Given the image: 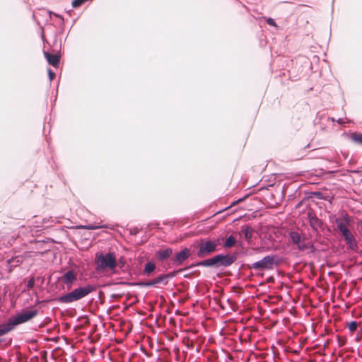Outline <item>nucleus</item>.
Returning <instances> with one entry per match:
<instances>
[{
  "label": "nucleus",
  "instance_id": "obj_1",
  "mask_svg": "<svg viewBox=\"0 0 362 362\" xmlns=\"http://www.w3.org/2000/svg\"><path fill=\"white\" fill-rule=\"evenodd\" d=\"M238 258L237 252L218 253L205 259H202L192 263L189 267L180 268L177 270L171 271L164 274L167 283L170 279L174 278L180 272L196 267L218 269L220 267L227 268L230 267Z\"/></svg>",
  "mask_w": 362,
  "mask_h": 362
},
{
  "label": "nucleus",
  "instance_id": "obj_2",
  "mask_svg": "<svg viewBox=\"0 0 362 362\" xmlns=\"http://www.w3.org/2000/svg\"><path fill=\"white\" fill-rule=\"evenodd\" d=\"M283 258L276 254H269L252 264H245L248 269H253L256 275L263 276L264 271H272L278 268L283 262Z\"/></svg>",
  "mask_w": 362,
  "mask_h": 362
},
{
  "label": "nucleus",
  "instance_id": "obj_3",
  "mask_svg": "<svg viewBox=\"0 0 362 362\" xmlns=\"http://www.w3.org/2000/svg\"><path fill=\"white\" fill-rule=\"evenodd\" d=\"M223 240L224 238L221 235L216 238H206L199 239L193 244L194 250H196L195 255L199 258L205 259V257L219 250L218 247L221 245V242Z\"/></svg>",
  "mask_w": 362,
  "mask_h": 362
},
{
  "label": "nucleus",
  "instance_id": "obj_4",
  "mask_svg": "<svg viewBox=\"0 0 362 362\" xmlns=\"http://www.w3.org/2000/svg\"><path fill=\"white\" fill-rule=\"evenodd\" d=\"M97 288V285L91 284L79 286L70 292L59 296L57 300L60 303L69 304L83 298L90 293L95 291Z\"/></svg>",
  "mask_w": 362,
  "mask_h": 362
},
{
  "label": "nucleus",
  "instance_id": "obj_5",
  "mask_svg": "<svg viewBox=\"0 0 362 362\" xmlns=\"http://www.w3.org/2000/svg\"><path fill=\"white\" fill-rule=\"evenodd\" d=\"M95 266L97 272H103L109 269L112 274L116 273L117 262L115 252H97L95 254Z\"/></svg>",
  "mask_w": 362,
  "mask_h": 362
},
{
  "label": "nucleus",
  "instance_id": "obj_6",
  "mask_svg": "<svg viewBox=\"0 0 362 362\" xmlns=\"http://www.w3.org/2000/svg\"><path fill=\"white\" fill-rule=\"evenodd\" d=\"M39 313L37 308L26 310L23 309L20 312H17L15 315L11 316L5 322L8 332L13 330L17 325L24 324L30 321Z\"/></svg>",
  "mask_w": 362,
  "mask_h": 362
},
{
  "label": "nucleus",
  "instance_id": "obj_7",
  "mask_svg": "<svg viewBox=\"0 0 362 362\" xmlns=\"http://www.w3.org/2000/svg\"><path fill=\"white\" fill-rule=\"evenodd\" d=\"M173 250L170 247H165L164 248H160L157 250L154 255V258L157 263L160 264L163 268L168 269V264L167 262L170 261V258L173 257Z\"/></svg>",
  "mask_w": 362,
  "mask_h": 362
},
{
  "label": "nucleus",
  "instance_id": "obj_8",
  "mask_svg": "<svg viewBox=\"0 0 362 362\" xmlns=\"http://www.w3.org/2000/svg\"><path fill=\"white\" fill-rule=\"evenodd\" d=\"M191 255L192 252L189 248L186 247L182 248L173 255V257L170 258V263H168V267L182 266Z\"/></svg>",
  "mask_w": 362,
  "mask_h": 362
},
{
  "label": "nucleus",
  "instance_id": "obj_9",
  "mask_svg": "<svg viewBox=\"0 0 362 362\" xmlns=\"http://www.w3.org/2000/svg\"><path fill=\"white\" fill-rule=\"evenodd\" d=\"M288 239L293 245H296L300 252L305 250L307 238L305 235H301L296 230H291L288 232Z\"/></svg>",
  "mask_w": 362,
  "mask_h": 362
},
{
  "label": "nucleus",
  "instance_id": "obj_10",
  "mask_svg": "<svg viewBox=\"0 0 362 362\" xmlns=\"http://www.w3.org/2000/svg\"><path fill=\"white\" fill-rule=\"evenodd\" d=\"M308 219L309 221V224L310 228L315 231L317 234H318V228L323 229L324 222L322 220L320 219L316 214L314 213H308Z\"/></svg>",
  "mask_w": 362,
  "mask_h": 362
},
{
  "label": "nucleus",
  "instance_id": "obj_11",
  "mask_svg": "<svg viewBox=\"0 0 362 362\" xmlns=\"http://www.w3.org/2000/svg\"><path fill=\"white\" fill-rule=\"evenodd\" d=\"M77 273L72 269H69L63 274L62 281L67 286V289H70L73 284L77 280Z\"/></svg>",
  "mask_w": 362,
  "mask_h": 362
},
{
  "label": "nucleus",
  "instance_id": "obj_12",
  "mask_svg": "<svg viewBox=\"0 0 362 362\" xmlns=\"http://www.w3.org/2000/svg\"><path fill=\"white\" fill-rule=\"evenodd\" d=\"M43 54L47 63L54 68L59 66L61 55L59 54H51L46 50H43Z\"/></svg>",
  "mask_w": 362,
  "mask_h": 362
},
{
  "label": "nucleus",
  "instance_id": "obj_13",
  "mask_svg": "<svg viewBox=\"0 0 362 362\" xmlns=\"http://www.w3.org/2000/svg\"><path fill=\"white\" fill-rule=\"evenodd\" d=\"M341 235L349 248L351 250H356L358 248L357 242L351 230H349Z\"/></svg>",
  "mask_w": 362,
  "mask_h": 362
},
{
  "label": "nucleus",
  "instance_id": "obj_14",
  "mask_svg": "<svg viewBox=\"0 0 362 362\" xmlns=\"http://www.w3.org/2000/svg\"><path fill=\"white\" fill-rule=\"evenodd\" d=\"M116 284L120 285H127L129 286H138L140 288L153 287L151 279L148 281H119Z\"/></svg>",
  "mask_w": 362,
  "mask_h": 362
},
{
  "label": "nucleus",
  "instance_id": "obj_15",
  "mask_svg": "<svg viewBox=\"0 0 362 362\" xmlns=\"http://www.w3.org/2000/svg\"><path fill=\"white\" fill-rule=\"evenodd\" d=\"M156 269V263L153 261H148L144 266L141 274L145 276H151Z\"/></svg>",
  "mask_w": 362,
  "mask_h": 362
},
{
  "label": "nucleus",
  "instance_id": "obj_16",
  "mask_svg": "<svg viewBox=\"0 0 362 362\" xmlns=\"http://www.w3.org/2000/svg\"><path fill=\"white\" fill-rule=\"evenodd\" d=\"M241 232L244 235L245 239L249 243L250 242L252 235L255 233V229L250 225H244L241 227Z\"/></svg>",
  "mask_w": 362,
  "mask_h": 362
},
{
  "label": "nucleus",
  "instance_id": "obj_17",
  "mask_svg": "<svg viewBox=\"0 0 362 362\" xmlns=\"http://www.w3.org/2000/svg\"><path fill=\"white\" fill-rule=\"evenodd\" d=\"M105 225H99L98 223L79 225L76 226L77 229L96 230L100 228H107Z\"/></svg>",
  "mask_w": 362,
  "mask_h": 362
},
{
  "label": "nucleus",
  "instance_id": "obj_18",
  "mask_svg": "<svg viewBox=\"0 0 362 362\" xmlns=\"http://www.w3.org/2000/svg\"><path fill=\"white\" fill-rule=\"evenodd\" d=\"M237 243V240L235 239V238L233 235H230L229 236H228L223 244V247L226 250H228L230 248H231L232 247H233L234 245H235Z\"/></svg>",
  "mask_w": 362,
  "mask_h": 362
},
{
  "label": "nucleus",
  "instance_id": "obj_19",
  "mask_svg": "<svg viewBox=\"0 0 362 362\" xmlns=\"http://www.w3.org/2000/svg\"><path fill=\"white\" fill-rule=\"evenodd\" d=\"M153 287H156L157 284H162L163 286L168 285L164 274H160L156 278L151 279Z\"/></svg>",
  "mask_w": 362,
  "mask_h": 362
},
{
  "label": "nucleus",
  "instance_id": "obj_20",
  "mask_svg": "<svg viewBox=\"0 0 362 362\" xmlns=\"http://www.w3.org/2000/svg\"><path fill=\"white\" fill-rule=\"evenodd\" d=\"M350 139L354 143L362 145V133L352 132L350 134Z\"/></svg>",
  "mask_w": 362,
  "mask_h": 362
},
{
  "label": "nucleus",
  "instance_id": "obj_21",
  "mask_svg": "<svg viewBox=\"0 0 362 362\" xmlns=\"http://www.w3.org/2000/svg\"><path fill=\"white\" fill-rule=\"evenodd\" d=\"M308 198L315 197L317 199L320 200H327V197L324 195V194L320 191L310 192L309 195L307 197Z\"/></svg>",
  "mask_w": 362,
  "mask_h": 362
},
{
  "label": "nucleus",
  "instance_id": "obj_22",
  "mask_svg": "<svg viewBox=\"0 0 362 362\" xmlns=\"http://www.w3.org/2000/svg\"><path fill=\"white\" fill-rule=\"evenodd\" d=\"M335 223L337 224L338 230L341 232V234L346 232L349 229L346 227V226L341 221L340 218H336Z\"/></svg>",
  "mask_w": 362,
  "mask_h": 362
},
{
  "label": "nucleus",
  "instance_id": "obj_23",
  "mask_svg": "<svg viewBox=\"0 0 362 362\" xmlns=\"http://www.w3.org/2000/svg\"><path fill=\"white\" fill-rule=\"evenodd\" d=\"M22 262V259L20 257H11L7 260V264H13L14 267L18 266Z\"/></svg>",
  "mask_w": 362,
  "mask_h": 362
},
{
  "label": "nucleus",
  "instance_id": "obj_24",
  "mask_svg": "<svg viewBox=\"0 0 362 362\" xmlns=\"http://www.w3.org/2000/svg\"><path fill=\"white\" fill-rule=\"evenodd\" d=\"M8 333L5 322L0 324V337H2ZM4 339H0V343L3 342Z\"/></svg>",
  "mask_w": 362,
  "mask_h": 362
},
{
  "label": "nucleus",
  "instance_id": "obj_25",
  "mask_svg": "<svg viewBox=\"0 0 362 362\" xmlns=\"http://www.w3.org/2000/svg\"><path fill=\"white\" fill-rule=\"evenodd\" d=\"M126 263L125 258L123 256H121L118 259V265L122 270H124Z\"/></svg>",
  "mask_w": 362,
  "mask_h": 362
},
{
  "label": "nucleus",
  "instance_id": "obj_26",
  "mask_svg": "<svg viewBox=\"0 0 362 362\" xmlns=\"http://www.w3.org/2000/svg\"><path fill=\"white\" fill-rule=\"evenodd\" d=\"M35 279L33 276H32L27 282L26 284V288L27 289H32L35 286Z\"/></svg>",
  "mask_w": 362,
  "mask_h": 362
},
{
  "label": "nucleus",
  "instance_id": "obj_27",
  "mask_svg": "<svg viewBox=\"0 0 362 362\" xmlns=\"http://www.w3.org/2000/svg\"><path fill=\"white\" fill-rule=\"evenodd\" d=\"M349 329L350 331L351 332H354L355 330H356L357 327H358V323L357 322L353 320V321H351L349 323Z\"/></svg>",
  "mask_w": 362,
  "mask_h": 362
},
{
  "label": "nucleus",
  "instance_id": "obj_28",
  "mask_svg": "<svg viewBox=\"0 0 362 362\" xmlns=\"http://www.w3.org/2000/svg\"><path fill=\"white\" fill-rule=\"evenodd\" d=\"M305 245H306L305 250L307 249H310V253H314L316 251V248L312 243H310V242L306 243L305 242Z\"/></svg>",
  "mask_w": 362,
  "mask_h": 362
},
{
  "label": "nucleus",
  "instance_id": "obj_29",
  "mask_svg": "<svg viewBox=\"0 0 362 362\" xmlns=\"http://www.w3.org/2000/svg\"><path fill=\"white\" fill-rule=\"evenodd\" d=\"M47 74L49 81L54 80L56 76V74L50 68L47 69Z\"/></svg>",
  "mask_w": 362,
  "mask_h": 362
},
{
  "label": "nucleus",
  "instance_id": "obj_30",
  "mask_svg": "<svg viewBox=\"0 0 362 362\" xmlns=\"http://www.w3.org/2000/svg\"><path fill=\"white\" fill-rule=\"evenodd\" d=\"M266 22L268 25H271V26H273V27H277V24L275 21V20L272 18H268L267 20H266Z\"/></svg>",
  "mask_w": 362,
  "mask_h": 362
},
{
  "label": "nucleus",
  "instance_id": "obj_31",
  "mask_svg": "<svg viewBox=\"0 0 362 362\" xmlns=\"http://www.w3.org/2000/svg\"><path fill=\"white\" fill-rule=\"evenodd\" d=\"M129 234L131 235H134V236L136 235L139 232V228L136 227L131 228L129 229Z\"/></svg>",
  "mask_w": 362,
  "mask_h": 362
},
{
  "label": "nucleus",
  "instance_id": "obj_32",
  "mask_svg": "<svg viewBox=\"0 0 362 362\" xmlns=\"http://www.w3.org/2000/svg\"><path fill=\"white\" fill-rule=\"evenodd\" d=\"M50 321H51V320H50V318H49V317H45V320H44V322H41V323H40V324L38 325V327H39V328H42V327H44L47 325V322H50Z\"/></svg>",
  "mask_w": 362,
  "mask_h": 362
},
{
  "label": "nucleus",
  "instance_id": "obj_33",
  "mask_svg": "<svg viewBox=\"0 0 362 362\" xmlns=\"http://www.w3.org/2000/svg\"><path fill=\"white\" fill-rule=\"evenodd\" d=\"M343 219L347 224H349L351 221L350 216L348 215V214H344L343 215Z\"/></svg>",
  "mask_w": 362,
  "mask_h": 362
},
{
  "label": "nucleus",
  "instance_id": "obj_34",
  "mask_svg": "<svg viewBox=\"0 0 362 362\" xmlns=\"http://www.w3.org/2000/svg\"><path fill=\"white\" fill-rule=\"evenodd\" d=\"M247 197V195H245V196H244V197H241V198H239L238 200H236V201L233 202L232 203V204H231V205H233V204H235V203H240V202H243V201H244Z\"/></svg>",
  "mask_w": 362,
  "mask_h": 362
},
{
  "label": "nucleus",
  "instance_id": "obj_35",
  "mask_svg": "<svg viewBox=\"0 0 362 362\" xmlns=\"http://www.w3.org/2000/svg\"><path fill=\"white\" fill-rule=\"evenodd\" d=\"M15 267H16L13 266V264H8L7 269H8V273H11L13 271V269Z\"/></svg>",
  "mask_w": 362,
  "mask_h": 362
},
{
  "label": "nucleus",
  "instance_id": "obj_36",
  "mask_svg": "<svg viewBox=\"0 0 362 362\" xmlns=\"http://www.w3.org/2000/svg\"><path fill=\"white\" fill-rule=\"evenodd\" d=\"M302 204H303V200L299 202L296 205V209H298L300 208L301 206H302Z\"/></svg>",
  "mask_w": 362,
  "mask_h": 362
},
{
  "label": "nucleus",
  "instance_id": "obj_37",
  "mask_svg": "<svg viewBox=\"0 0 362 362\" xmlns=\"http://www.w3.org/2000/svg\"><path fill=\"white\" fill-rule=\"evenodd\" d=\"M41 37H42V40L43 42H47L46 38H45V35H44V31H43V30H42V32Z\"/></svg>",
  "mask_w": 362,
  "mask_h": 362
},
{
  "label": "nucleus",
  "instance_id": "obj_38",
  "mask_svg": "<svg viewBox=\"0 0 362 362\" xmlns=\"http://www.w3.org/2000/svg\"><path fill=\"white\" fill-rule=\"evenodd\" d=\"M337 122L339 124H342L344 123V120L342 118H339Z\"/></svg>",
  "mask_w": 362,
  "mask_h": 362
},
{
  "label": "nucleus",
  "instance_id": "obj_39",
  "mask_svg": "<svg viewBox=\"0 0 362 362\" xmlns=\"http://www.w3.org/2000/svg\"><path fill=\"white\" fill-rule=\"evenodd\" d=\"M54 15H55V16H57V17H58V18H61L62 21H64V18H63V17H62L61 15H59V14H56V13H55Z\"/></svg>",
  "mask_w": 362,
  "mask_h": 362
},
{
  "label": "nucleus",
  "instance_id": "obj_40",
  "mask_svg": "<svg viewBox=\"0 0 362 362\" xmlns=\"http://www.w3.org/2000/svg\"><path fill=\"white\" fill-rule=\"evenodd\" d=\"M42 301L39 300H37L35 303V305H38L39 303H40Z\"/></svg>",
  "mask_w": 362,
  "mask_h": 362
},
{
  "label": "nucleus",
  "instance_id": "obj_41",
  "mask_svg": "<svg viewBox=\"0 0 362 362\" xmlns=\"http://www.w3.org/2000/svg\"><path fill=\"white\" fill-rule=\"evenodd\" d=\"M188 276H189L188 274H185V275H184V277H185V278H187V277H188Z\"/></svg>",
  "mask_w": 362,
  "mask_h": 362
},
{
  "label": "nucleus",
  "instance_id": "obj_42",
  "mask_svg": "<svg viewBox=\"0 0 362 362\" xmlns=\"http://www.w3.org/2000/svg\"><path fill=\"white\" fill-rule=\"evenodd\" d=\"M102 293H103V292H102V291H99V296H100Z\"/></svg>",
  "mask_w": 362,
  "mask_h": 362
},
{
  "label": "nucleus",
  "instance_id": "obj_43",
  "mask_svg": "<svg viewBox=\"0 0 362 362\" xmlns=\"http://www.w3.org/2000/svg\"><path fill=\"white\" fill-rule=\"evenodd\" d=\"M218 277H221V275L219 274H217Z\"/></svg>",
  "mask_w": 362,
  "mask_h": 362
},
{
  "label": "nucleus",
  "instance_id": "obj_44",
  "mask_svg": "<svg viewBox=\"0 0 362 362\" xmlns=\"http://www.w3.org/2000/svg\"><path fill=\"white\" fill-rule=\"evenodd\" d=\"M361 264H362V262Z\"/></svg>",
  "mask_w": 362,
  "mask_h": 362
}]
</instances>
